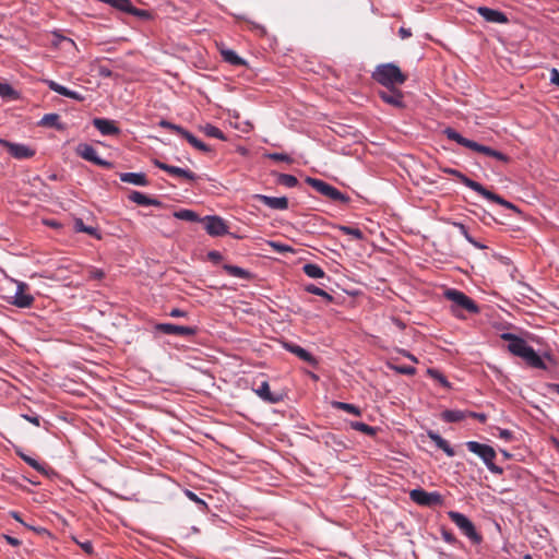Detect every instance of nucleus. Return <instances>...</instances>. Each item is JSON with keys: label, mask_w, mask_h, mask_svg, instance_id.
I'll use <instances>...</instances> for the list:
<instances>
[{"label": "nucleus", "mask_w": 559, "mask_h": 559, "mask_svg": "<svg viewBox=\"0 0 559 559\" xmlns=\"http://www.w3.org/2000/svg\"><path fill=\"white\" fill-rule=\"evenodd\" d=\"M472 151L474 152H477V153H480V154H484L486 156H489L491 157L492 153L495 152V150L490 146H486V145H483L478 142H473L471 148Z\"/></svg>", "instance_id": "nucleus-47"}, {"label": "nucleus", "mask_w": 559, "mask_h": 559, "mask_svg": "<svg viewBox=\"0 0 559 559\" xmlns=\"http://www.w3.org/2000/svg\"><path fill=\"white\" fill-rule=\"evenodd\" d=\"M76 154L83 159L104 168H111L112 163L98 156L96 148L88 143H80L76 146Z\"/></svg>", "instance_id": "nucleus-7"}, {"label": "nucleus", "mask_w": 559, "mask_h": 559, "mask_svg": "<svg viewBox=\"0 0 559 559\" xmlns=\"http://www.w3.org/2000/svg\"><path fill=\"white\" fill-rule=\"evenodd\" d=\"M93 126L103 134V135H118L120 133V129L116 126L114 120L106 118H94Z\"/></svg>", "instance_id": "nucleus-18"}, {"label": "nucleus", "mask_w": 559, "mask_h": 559, "mask_svg": "<svg viewBox=\"0 0 559 559\" xmlns=\"http://www.w3.org/2000/svg\"><path fill=\"white\" fill-rule=\"evenodd\" d=\"M443 171L448 175L456 177L464 186H466L467 188L472 189L473 191H475L477 193L481 189L483 185H480L479 182H477L475 180H472L471 178H468L467 176H465L463 173H461L457 169L445 168Z\"/></svg>", "instance_id": "nucleus-23"}, {"label": "nucleus", "mask_w": 559, "mask_h": 559, "mask_svg": "<svg viewBox=\"0 0 559 559\" xmlns=\"http://www.w3.org/2000/svg\"><path fill=\"white\" fill-rule=\"evenodd\" d=\"M386 88L388 90H385V91L379 92L380 98L384 103H386L395 108H403L405 106L403 93L401 91H399L397 88H395L394 86L386 87Z\"/></svg>", "instance_id": "nucleus-15"}, {"label": "nucleus", "mask_w": 559, "mask_h": 559, "mask_svg": "<svg viewBox=\"0 0 559 559\" xmlns=\"http://www.w3.org/2000/svg\"><path fill=\"white\" fill-rule=\"evenodd\" d=\"M0 145L5 147L11 156L16 159H26L35 155V151L23 143H13L4 139H0Z\"/></svg>", "instance_id": "nucleus-10"}, {"label": "nucleus", "mask_w": 559, "mask_h": 559, "mask_svg": "<svg viewBox=\"0 0 559 559\" xmlns=\"http://www.w3.org/2000/svg\"><path fill=\"white\" fill-rule=\"evenodd\" d=\"M476 12L488 23L507 24L509 19L502 11L488 7H478Z\"/></svg>", "instance_id": "nucleus-14"}, {"label": "nucleus", "mask_w": 559, "mask_h": 559, "mask_svg": "<svg viewBox=\"0 0 559 559\" xmlns=\"http://www.w3.org/2000/svg\"><path fill=\"white\" fill-rule=\"evenodd\" d=\"M478 194H480L483 198L487 199L488 201L496 202L507 209H510L516 213H520V210L516 205H514L510 201L503 199L499 194H496L492 191L486 189L484 186H481V189L479 190Z\"/></svg>", "instance_id": "nucleus-20"}, {"label": "nucleus", "mask_w": 559, "mask_h": 559, "mask_svg": "<svg viewBox=\"0 0 559 559\" xmlns=\"http://www.w3.org/2000/svg\"><path fill=\"white\" fill-rule=\"evenodd\" d=\"M428 373L433 379H436L443 388H447V389L450 388V382L448 381V379L440 371H438L436 369H428Z\"/></svg>", "instance_id": "nucleus-48"}, {"label": "nucleus", "mask_w": 559, "mask_h": 559, "mask_svg": "<svg viewBox=\"0 0 559 559\" xmlns=\"http://www.w3.org/2000/svg\"><path fill=\"white\" fill-rule=\"evenodd\" d=\"M441 536H442L443 540L448 544L460 545V542L457 540V538L449 530H447L444 527L441 528Z\"/></svg>", "instance_id": "nucleus-51"}, {"label": "nucleus", "mask_w": 559, "mask_h": 559, "mask_svg": "<svg viewBox=\"0 0 559 559\" xmlns=\"http://www.w3.org/2000/svg\"><path fill=\"white\" fill-rule=\"evenodd\" d=\"M52 35H53V45L58 46L60 45L62 41H66L68 43L69 45H71L72 47H75V43L73 39L69 38V37H66L63 35H61L60 33L58 32H52Z\"/></svg>", "instance_id": "nucleus-53"}, {"label": "nucleus", "mask_w": 559, "mask_h": 559, "mask_svg": "<svg viewBox=\"0 0 559 559\" xmlns=\"http://www.w3.org/2000/svg\"><path fill=\"white\" fill-rule=\"evenodd\" d=\"M444 296L447 299L451 300L455 307L466 310L469 313L476 314L480 311L478 305L461 290L449 288L445 290Z\"/></svg>", "instance_id": "nucleus-5"}, {"label": "nucleus", "mask_w": 559, "mask_h": 559, "mask_svg": "<svg viewBox=\"0 0 559 559\" xmlns=\"http://www.w3.org/2000/svg\"><path fill=\"white\" fill-rule=\"evenodd\" d=\"M207 259H209L211 262H213V263L217 264V263H219V262L223 260V255H222V253H221L219 251L212 250V251H210V252L207 253Z\"/></svg>", "instance_id": "nucleus-56"}, {"label": "nucleus", "mask_w": 559, "mask_h": 559, "mask_svg": "<svg viewBox=\"0 0 559 559\" xmlns=\"http://www.w3.org/2000/svg\"><path fill=\"white\" fill-rule=\"evenodd\" d=\"M302 271L310 278H322L325 275L323 269L314 263H306Z\"/></svg>", "instance_id": "nucleus-35"}, {"label": "nucleus", "mask_w": 559, "mask_h": 559, "mask_svg": "<svg viewBox=\"0 0 559 559\" xmlns=\"http://www.w3.org/2000/svg\"><path fill=\"white\" fill-rule=\"evenodd\" d=\"M491 157L502 162V163H507L509 162V156H507L506 154H503L502 152L500 151H497L495 150V152L492 153Z\"/></svg>", "instance_id": "nucleus-62"}, {"label": "nucleus", "mask_w": 559, "mask_h": 559, "mask_svg": "<svg viewBox=\"0 0 559 559\" xmlns=\"http://www.w3.org/2000/svg\"><path fill=\"white\" fill-rule=\"evenodd\" d=\"M331 406L334 409L344 411V412L353 414L355 416H361V413H362L358 406L350 404V403L332 401Z\"/></svg>", "instance_id": "nucleus-30"}, {"label": "nucleus", "mask_w": 559, "mask_h": 559, "mask_svg": "<svg viewBox=\"0 0 559 559\" xmlns=\"http://www.w3.org/2000/svg\"><path fill=\"white\" fill-rule=\"evenodd\" d=\"M277 183L287 188H294L298 185V179L289 174H280L277 177Z\"/></svg>", "instance_id": "nucleus-44"}, {"label": "nucleus", "mask_w": 559, "mask_h": 559, "mask_svg": "<svg viewBox=\"0 0 559 559\" xmlns=\"http://www.w3.org/2000/svg\"><path fill=\"white\" fill-rule=\"evenodd\" d=\"M119 179L122 182L131 183L133 186H139V187L148 186V180L144 173H120Z\"/></svg>", "instance_id": "nucleus-22"}, {"label": "nucleus", "mask_w": 559, "mask_h": 559, "mask_svg": "<svg viewBox=\"0 0 559 559\" xmlns=\"http://www.w3.org/2000/svg\"><path fill=\"white\" fill-rule=\"evenodd\" d=\"M15 453L20 459H22L26 464H28L31 467H33L37 472L46 473L44 465L40 464L37 460L25 454L21 448H15Z\"/></svg>", "instance_id": "nucleus-31"}, {"label": "nucleus", "mask_w": 559, "mask_h": 559, "mask_svg": "<svg viewBox=\"0 0 559 559\" xmlns=\"http://www.w3.org/2000/svg\"><path fill=\"white\" fill-rule=\"evenodd\" d=\"M324 197L329 198L332 201L340 202V203H347L350 200V198L347 194L341 192L338 189H336L332 185L328 188Z\"/></svg>", "instance_id": "nucleus-34"}, {"label": "nucleus", "mask_w": 559, "mask_h": 559, "mask_svg": "<svg viewBox=\"0 0 559 559\" xmlns=\"http://www.w3.org/2000/svg\"><path fill=\"white\" fill-rule=\"evenodd\" d=\"M28 288L24 282H16V292L11 301L17 308H29L34 302V297L26 294L25 290Z\"/></svg>", "instance_id": "nucleus-13"}, {"label": "nucleus", "mask_w": 559, "mask_h": 559, "mask_svg": "<svg viewBox=\"0 0 559 559\" xmlns=\"http://www.w3.org/2000/svg\"><path fill=\"white\" fill-rule=\"evenodd\" d=\"M221 55L225 62L231 64V66H246L247 62L243 58L237 55L235 50L231 49H222Z\"/></svg>", "instance_id": "nucleus-28"}, {"label": "nucleus", "mask_w": 559, "mask_h": 559, "mask_svg": "<svg viewBox=\"0 0 559 559\" xmlns=\"http://www.w3.org/2000/svg\"><path fill=\"white\" fill-rule=\"evenodd\" d=\"M498 437H499L500 439L506 440V441H510V440H512V438H513V433H512V431H511V430H509V429L499 428V429H498Z\"/></svg>", "instance_id": "nucleus-57"}, {"label": "nucleus", "mask_w": 559, "mask_h": 559, "mask_svg": "<svg viewBox=\"0 0 559 559\" xmlns=\"http://www.w3.org/2000/svg\"><path fill=\"white\" fill-rule=\"evenodd\" d=\"M158 126L164 128V129H168V130H171L174 132H176L178 135H180V133L182 132L183 128L179 124H175L168 120H165V119H162L159 122H158Z\"/></svg>", "instance_id": "nucleus-49"}, {"label": "nucleus", "mask_w": 559, "mask_h": 559, "mask_svg": "<svg viewBox=\"0 0 559 559\" xmlns=\"http://www.w3.org/2000/svg\"><path fill=\"white\" fill-rule=\"evenodd\" d=\"M443 133L445 134V136L451 140V141H454L456 142L459 145L461 146H464L466 148H471L472 144H473V140H469V139H466L464 138L460 132H457L455 129L453 128H447L444 129Z\"/></svg>", "instance_id": "nucleus-27"}, {"label": "nucleus", "mask_w": 559, "mask_h": 559, "mask_svg": "<svg viewBox=\"0 0 559 559\" xmlns=\"http://www.w3.org/2000/svg\"><path fill=\"white\" fill-rule=\"evenodd\" d=\"M467 450L476 454L486 465L488 471L496 475H502L503 468L495 464L496 451L492 447L477 441L465 442Z\"/></svg>", "instance_id": "nucleus-3"}, {"label": "nucleus", "mask_w": 559, "mask_h": 559, "mask_svg": "<svg viewBox=\"0 0 559 559\" xmlns=\"http://www.w3.org/2000/svg\"><path fill=\"white\" fill-rule=\"evenodd\" d=\"M266 157L276 160V162H285V163H292V157L285 153H269L266 154Z\"/></svg>", "instance_id": "nucleus-52"}, {"label": "nucleus", "mask_w": 559, "mask_h": 559, "mask_svg": "<svg viewBox=\"0 0 559 559\" xmlns=\"http://www.w3.org/2000/svg\"><path fill=\"white\" fill-rule=\"evenodd\" d=\"M349 426L352 429L360 431L367 436H374L377 433V428L369 426L362 421H350Z\"/></svg>", "instance_id": "nucleus-42"}, {"label": "nucleus", "mask_w": 559, "mask_h": 559, "mask_svg": "<svg viewBox=\"0 0 559 559\" xmlns=\"http://www.w3.org/2000/svg\"><path fill=\"white\" fill-rule=\"evenodd\" d=\"M372 78L385 87L401 85L406 81V75L394 63L379 64L372 74Z\"/></svg>", "instance_id": "nucleus-2"}, {"label": "nucleus", "mask_w": 559, "mask_h": 559, "mask_svg": "<svg viewBox=\"0 0 559 559\" xmlns=\"http://www.w3.org/2000/svg\"><path fill=\"white\" fill-rule=\"evenodd\" d=\"M106 4L134 16L144 17L148 15L146 11L134 8L130 0H108Z\"/></svg>", "instance_id": "nucleus-17"}, {"label": "nucleus", "mask_w": 559, "mask_h": 559, "mask_svg": "<svg viewBox=\"0 0 559 559\" xmlns=\"http://www.w3.org/2000/svg\"><path fill=\"white\" fill-rule=\"evenodd\" d=\"M169 316L173 317V318H185V317H187V312L185 310L179 309V308H174L169 312Z\"/></svg>", "instance_id": "nucleus-63"}, {"label": "nucleus", "mask_w": 559, "mask_h": 559, "mask_svg": "<svg viewBox=\"0 0 559 559\" xmlns=\"http://www.w3.org/2000/svg\"><path fill=\"white\" fill-rule=\"evenodd\" d=\"M282 346L287 352L296 355L300 360H302L313 367H316L318 365V359L310 352L305 349L304 347H301L295 343L287 342V341L282 342Z\"/></svg>", "instance_id": "nucleus-12"}, {"label": "nucleus", "mask_w": 559, "mask_h": 559, "mask_svg": "<svg viewBox=\"0 0 559 559\" xmlns=\"http://www.w3.org/2000/svg\"><path fill=\"white\" fill-rule=\"evenodd\" d=\"M129 200L138 205L142 206H159L162 202L157 199L150 198L148 195L140 192V191H132L129 194Z\"/></svg>", "instance_id": "nucleus-24"}, {"label": "nucleus", "mask_w": 559, "mask_h": 559, "mask_svg": "<svg viewBox=\"0 0 559 559\" xmlns=\"http://www.w3.org/2000/svg\"><path fill=\"white\" fill-rule=\"evenodd\" d=\"M64 97H68V98L74 99V100H83V96L79 92L72 91L70 88L67 90Z\"/></svg>", "instance_id": "nucleus-60"}, {"label": "nucleus", "mask_w": 559, "mask_h": 559, "mask_svg": "<svg viewBox=\"0 0 559 559\" xmlns=\"http://www.w3.org/2000/svg\"><path fill=\"white\" fill-rule=\"evenodd\" d=\"M305 290L309 294H313V295H317V296H320L322 298L325 299L326 302H332L333 301V296L330 295L328 292H325L324 289L318 287L317 285L314 284H308L305 286Z\"/></svg>", "instance_id": "nucleus-41"}, {"label": "nucleus", "mask_w": 559, "mask_h": 559, "mask_svg": "<svg viewBox=\"0 0 559 559\" xmlns=\"http://www.w3.org/2000/svg\"><path fill=\"white\" fill-rule=\"evenodd\" d=\"M202 223L210 236L221 237L228 234V226L225 221L217 215H206L202 217Z\"/></svg>", "instance_id": "nucleus-8"}, {"label": "nucleus", "mask_w": 559, "mask_h": 559, "mask_svg": "<svg viewBox=\"0 0 559 559\" xmlns=\"http://www.w3.org/2000/svg\"><path fill=\"white\" fill-rule=\"evenodd\" d=\"M399 35L402 39H406L412 36V31L411 28L400 27Z\"/></svg>", "instance_id": "nucleus-64"}, {"label": "nucleus", "mask_w": 559, "mask_h": 559, "mask_svg": "<svg viewBox=\"0 0 559 559\" xmlns=\"http://www.w3.org/2000/svg\"><path fill=\"white\" fill-rule=\"evenodd\" d=\"M550 83L559 87V71L556 68L550 70Z\"/></svg>", "instance_id": "nucleus-61"}, {"label": "nucleus", "mask_w": 559, "mask_h": 559, "mask_svg": "<svg viewBox=\"0 0 559 559\" xmlns=\"http://www.w3.org/2000/svg\"><path fill=\"white\" fill-rule=\"evenodd\" d=\"M154 165L168 173L170 176H174V177H181V178H185L186 180L188 181H197L198 180V175L194 174L193 171H191L190 169L188 168H181V167H177V166H171V165H168L164 162H160L159 159H154Z\"/></svg>", "instance_id": "nucleus-11"}, {"label": "nucleus", "mask_w": 559, "mask_h": 559, "mask_svg": "<svg viewBox=\"0 0 559 559\" xmlns=\"http://www.w3.org/2000/svg\"><path fill=\"white\" fill-rule=\"evenodd\" d=\"M47 85H48L49 90H51V91H53V92H56L57 94L62 95V96H64V95H66L67 90H68V87H67V86L61 85V84H59L58 82L52 81V80H48V81H47Z\"/></svg>", "instance_id": "nucleus-50"}, {"label": "nucleus", "mask_w": 559, "mask_h": 559, "mask_svg": "<svg viewBox=\"0 0 559 559\" xmlns=\"http://www.w3.org/2000/svg\"><path fill=\"white\" fill-rule=\"evenodd\" d=\"M254 393L263 401L270 404H276L282 401V395L271 392L267 381H263L259 388L253 390Z\"/></svg>", "instance_id": "nucleus-19"}, {"label": "nucleus", "mask_w": 559, "mask_h": 559, "mask_svg": "<svg viewBox=\"0 0 559 559\" xmlns=\"http://www.w3.org/2000/svg\"><path fill=\"white\" fill-rule=\"evenodd\" d=\"M427 436L436 444V447L442 450L449 457H453L455 455L454 449L438 432L428 430Z\"/></svg>", "instance_id": "nucleus-21"}, {"label": "nucleus", "mask_w": 559, "mask_h": 559, "mask_svg": "<svg viewBox=\"0 0 559 559\" xmlns=\"http://www.w3.org/2000/svg\"><path fill=\"white\" fill-rule=\"evenodd\" d=\"M223 269L228 275L234 276V277H238V278H242V280H248L250 277L249 271H247L240 266H237V265L224 264Z\"/></svg>", "instance_id": "nucleus-32"}, {"label": "nucleus", "mask_w": 559, "mask_h": 559, "mask_svg": "<svg viewBox=\"0 0 559 559\" xmlns=\"http://www.w3.org/2000/svg\"><path fill=\"white\" fill-rule=\"evenodd\" d=\"M202 131L204 132V134L206 136L218 139L222 141L226 140V136L223 133V131L221 129H218L217 127H215L214 124L206 123L204 127H202Z\"/></svg>", "instance_id": "nucleus-39"}, {"label": "nucleus", "mask_w": 559, "mask_h": 559, "mask_svg": "<svg viewBox=\"0 0 559 559\" xmlns=\"http://www.w3.org/2000/svg\"><path fill=\"white\" fill-rule=\"evenodd\" d=\"M442 419L447 423H457L465 418V414L459 409H447L442 413Z\"/></svg>", "instance_id": "nucleus-37"}, {"label": "nucleus", "mask_w": 559, "mask_h": 559, "mask_svg": "<svg viewBox=\"0 0 559 559\" xmlns=\"http://www.w3.org/2000/svg\"><path fill=\"white\" fill-rule=\"evenodd\" d=\"M338 229L343 234L353 236L357 240H361L364 238V234L359 228L342 225L338 227Z\"/></svg>", "instance_id": "nucleus-46"}, {"label": "nucleus", "mask_w": 559, "mask_h": 559, "mask_svg": "<svg viewBox=\"0 0 559 559\" xmlns=\"http://www.w3.org/2000/svg\"><path fill=\"white\" fill-rule=\"evenodd\" d=\"M154 329L156 332L166 335H180L187 337L195 335L198 331L195 326L177 325L174 323H157Z\"/></svg>", "instance_id": "nucleus-9"}, {"label": "nucleus", "mask_w": 559, "mask_h": 559, "mask_svg": "<svg viewBox=\"0 0 559 559\" xmlns=\"http://www.w3.org/2000/svg\"><path fill=\"white\" fill-rule=\"evenodd\" d=\"M183 492L189 500H191L198 506L200 511L206 512L209 510L207 503L202 498H200L195 492H193L190 489H185Z\"/></svg>", "instance_id": "nucleus-40"}, {"label": "nucleus", "mask_w": 559, "mask_h": 559, "mask_svg": "<svg viewBox=\"0 0 559 559\" xmlns=\"http://www.w3.org/2000/svg\"><path fill=\"white\" fill-rule=\"evenodd\" d=\"M38 124L47 128H55L56 130L64 129V126L60 121V116L55 112L44 115Z\"/></svg>", "instance_id": "nucleus-25"}, {"label": "nucleus", "mask_w": 559, "mask_h": 559, "mask_svg": "<svg viewBox=\"0 0 559 559\" xmlns=\"http://www.w3.org/2000/svg\"><path fill=\"white\" fill-rule=\"evenodd\" d=\"M270 245L277 251V252H288L292 251V248L287 245L280 243V242H270Z\"/></svg>", "instance_id": "nucleus-59"}, {"label": "nucleus", "mask_w": 559, "mask_h": 559, "mask_svg": "<svg viewBox=\"0 0 559 559\" xmlns=\"http://www.w3.org/2000/svg\"><path fill=\"white\" fill-rule=\"evenodd\" d=\"M75 542L86 554H90V555L93 554L94 548H93L92 542H90V540H85V542L75 540Z\"/></svg>", "instance_id": "nucleus-58"}, {"label": "nucleus", "mask_w": 559, "mask_h": 559, "mask_svg": "<svg viewBox=\"0 0 559 559\" xmlns=\"http://www.w3.org/2000/svg\"><path fill=\"white\" fill-rule=\"evenodd\" d=\"M180 136L186 139L189 142V144H191L194 148H197L201 152H204V153L212 152V148L207 144H205L204 142L199 140L197 136H194L191 132H189L185 128H183L182 132L180 133Z\"/></svg>", "instance_id": "nucleus-26"}, {"label": "nucleus", "mask_w": 559, "mask_h": 559, "mask_svg": "<svg viewBox=\"0 0 559 559\" xmlns=\"http://www.w3.org/2000/svg\"><path fill=\"white\" fill-rule=\"evenodd\" d=\"M74 230L78 233H85L90 236L100 239V234H99L98 229L93 226H86L82 218L74 219Z\"/></svg>", "instance_id": "nucleus-29"}, {"label": "nucleus", "mask_w": 559, "mask_h": 559, "mask_svg": "<svg viewBox=\"0 0 559 559\" xmlns=\"http://www.w3.org/2000/svg\"><path fill=\"white\" fill-rule=\"evenodd\" d=\"M25 420L29 421L31 424L39 427L40 426V416L37 415L36 413H31V414H22L21 415Z\"/></svg>", "instance_id": "nucleus-55"}, {"label": "nucleus", "mask_w": 559, "mask_h": 559, "mask_svg": "<svg viewBox=\"0 0 559 559\" xmlns=\"http://www.w3.org/2000/svg\"><path fill=\"white\" fill-rule=\"evenodd\" d=\"M174 216L178 219L187 222H202V218L199 217V215L194 211L188 209H181L179 211H176L174 213Z\"/></svg>", "instance_id": "nucleus-36"}, {"label": "nucleus", "mask_w": 559, "mask_h": 559, "mask_svg": "<svg viewBox=\"0 0 559 559\" xmlns=\"http://www.w3.org/2000/svg\"><path fill=\"white\" fill-rule=\"evenodd\" d=\"M0 96L4 99H16L17 92L7 82H0Z\"/></svg>", "instance_id": "nucleus-43"}, {"label": "nucleus", "mask_w": 559, "mask_h": 559, "mask_svg": "<svg viewBox=\"0 0 559 559\" xmlns=\"http://www.w3.org/2000/svg\"><path fill=\"white\" fill-rule=\"evenodd\" d=\"M501 338L509 342V352L524 359L528 366L542 370L547 369L544 358L539 356L524 338L509 332L502 333Z\"/></svg>", "instance_id": "nucleus-1"}, {"label": "nucleus", "mask_w": 559, "mask_h": 559, "mask_svg": "<svg viewBox=\"0 0 559 559\" xmlns=\"http://www.w3.org/2000/svg\"><path fill=\"white\" fill-rule=\"evenodd\" d=\"M453 226L459 229L460 234L466 239V241H472V235L468 233L467 227L460 222H454Z\"/></svg>", "instance_id": "nucleus-54"}, {"label": "nucleus", "mask_w": 559, "mask_h": 559, "mask_svg": "<svg viewBox=\"0 0 559 559\" xmlns=\"http://www.w3.org/2000/svg\"><path fill=\"white\" fill-rule=\"evenodd\" d=\"M388 367L400 374L414 376L416 373V368L413 366H397L392 362H389Z\"/></svg>", "instance_id": "nucleus-45"}, {"label": "nucleus", "mask_w": 559, "mask_h": 559, "mask_svg": "<svg viewBox=\"0 0 559 559\" xmlns=\"http://www.w3.org/2000/svg\"><path fill=\"white\" fill-rule=\"evenodd\" d=\"M324 197L329 198L332 201L340 202V203H347L350 200V198L347 194L341 192L338 189H336L332 185L328 188Z\"/></svg>", "instance_id": "nucleus-33"}, {"label": "nucleus", "mask_w": 559, "mask_h": 559, "mask_svg": "<svg viewBox=\"0 0 559 559\" xmlns=\"http://www.w3.org/2000/svg\"><path fill=\"white\" fill-rule=\"evenodd\" d=\"M409 498L421 507H435L443 503V497L438 491H426L423 488L412 489Z\"/></svg>", "instance_id": "nucleus-6"}, {"label": "nucleus", "mask_w": 559, "mask_h": 559, "mask_svg": "<svg viewBox=\"0 0 559 559\" xmlns=\"http://www.w3.org/2000/svg\"><path fill=\"white\" fill-rule=\"evenodd\" d=\"M448 516L473 544L477 545L481 542L480 534L476 531L474 523L465 514L457 511H449Z\"/></svg>", "instance_id": "nucleus-4"}, {"label": "nucleus", "mask_w": 559, "mask_h": 559, "mask_svg": "<svg viewBox=\"0 0 559 559\" xmlns=\"http://www.w3.org/2000/svg\"><path fill=\"white\" fill-rule=\"evenodd\" d=\"M254 200L262 202L270 209L285 211L288 209V199L286 197H269L265 194H254Z\"/></svg>", "instance_id": "nucleus-16"}, {"label": "nucleus", "mask_w": 559, "mask_h": 559, "mask_svg": "<svg viewBox=\"0 0 559 559\" xmlns=\"http://www.w3.org/2000/svg\"><path fill=\"white\" fill-rule=\"evenodd\" d=\"M305 181L322 195L325 194L328 188L331 186L330 183L313 177H307Z\"/></svg>", "instance_id": "nucleus-38"}]
</instances>
